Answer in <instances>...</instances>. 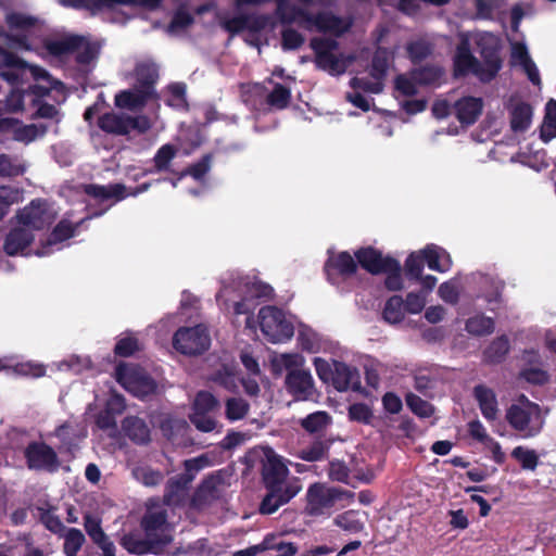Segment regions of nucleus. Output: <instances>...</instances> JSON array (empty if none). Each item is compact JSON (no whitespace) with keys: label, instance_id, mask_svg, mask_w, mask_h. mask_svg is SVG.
Segmentation results:
<instances>
[{"label":"nucleus","instance_id":"obj_1","mask_svg":"<svg viewBox=\"0 0 556 556\" xmlns=\"http://www.w3.org/2000/svg\"><path fill=\"white\" fill-rule=\"evenodd\" d=\"M478 45L481 48L483 63L478 62L471 54L468 40L466 38L460 40L454 56L455 74L471 73L482 81H490L502 67L498 42L494 35L485 33L479 37Z\"/></svg>","mask_w":556,"mask_h":556},{"label":"nucleus","instance_id":"obj_2","mask_svg":"<svg viewBox=\"0 0 556 556\" xmlns=\"http://www.w3.org/2000/svg\"><path fill=\"white\" fill-rule=\"evenodd\" d=\"M271 293L269 285L255 278L230 275L222 280V289L216 294V301L226 309L231 307L235 315H250L256 306L255 300L269 298Z\"/></svg>","mask_w":556,"mask_h":556},{"label":"nucleus","instance_id":"obj_3","mask_svg":"<svg viewBox=\"0 0 556 556\" xmlns=\"http://www.w3.org/2000/svg\"><path fill=\"white\" fill-rule=\"evenodd\" d=\"M270 367L274 374L286 376V388L299 401L312 400L315 394L314 379L309 370L304 369L305 358L300 353H274L270 356Z\"/></svg>","mask_w":556,"mask_h":556},{"label":"nucleus","instance_id":"obj_4","mask_svg":"<svg viewBox=\"0 0 556 556\" xmlns=\"http://www.w3.org/2000/svg\"><path fill=\"white\" fill-rule=\"evenodd\" d=\"M393 59V53L387 49L379 48L372 59L369 78L365 76H356L351 80L352 92L346 94V100L354 106L363 111L370 109V101L362 91L369 93H379L383 89V80L387 71Z\"/></svg>","mask_w":556,"mask_h":556},{"label":"nucleus","instance_id":"obj_5","mask_svg":"<svg viewBox=\"0 0 556 556\" xmlns=\"http://www.w3.org/2000/svg\"><path fill=\"white\" fill-rule=\"evenodd\" d=\"M506 419L521 438L530 439L542 431L545 424V413L539 404L521 395L508 407Z\"/></svg>","mask_w":556,"mask_h":556},{"label":"nucleus","instance_id":"obj_6","mask_svg":"<svg viewBox=\"0 0 556 556\" xmlns=\"http://www.w3.org/2000/svg\"><path fill=\"white\" fill-rule=\"evenodd\" d=\"M353 497L354 494L350 491L328 486L323 483H314L306 493L307 503L305 511L314 517L329 515L338 503H342V506H345V504L352 502Z\"/></svg>","mask_w":556,"mask_h":556},{"label":"nucleus","instance_id":"obj_7","mask_svg":"<svg viewBox=\"0 0 556 556\" xmlns=\"http://www.w3.org/2000/svg\"><path fill=\"white\" fill-rule=\"evenodd\" d=\"M115 379L137 397H144L156 391L154 379L139 365L119 363L115 367Z\"/></svg>","mask_w":556,"mask_h":556},{"label":"nucleus","instance_id":"obj_8","mask_svg":"<svg viewBox=\"0 0 556 556\" xmlns=\"http://www.w3.org/2000/svg\"><path fill=\"white\" fill-rule=\"evenodd\" d=\"M46 48L54 56L76 52L75 61L79 65H89L99 54V47L79 35H71L59 40L49 41Z\"/></svg>","mask_w":556,"mask_h":556},{"label":"nucleus","instance_id":"obj_9","mask_svg":"<svg viewBox=\"0 0 556 556\" xmlns=\"http://www.w3.org/2000/svg\"><path fill=\"white\" fill-rule=\"evenodd\" d=\"M260 327L265 338L271 343H282L292 338L293 324L281 309L266 306L258 312Z\"/></svg>","mask_w":556,"mask_h":556},{"label":"nucleus","instance_id":"obj_10","mask_svg":"<svg viewBox=\"0 0 556 556\" xmlns=\"http://www.w3.org/2000/svg\"><path fill=\"white\" fill-rule=\"evenodd\" d=\"M26 467L33 471L56 472L61 467L58 453L43 441H30L23 451Z\"/></svg>","mask_w":556,"mask_h":556},{"label":"nucleus","instance_id":"obj_11","mask_svg":"<svg viewBox=\"0 0 556 556\" xmlns=\"http://www.w3.org/2000/svg\"><path fill=\"white\" fill-rule=\"evenodd\" d=\"M263 480L266 488L302 486L298 478L289 476L283 459L271 448L264 451Z\"/></svg>","mask_w":556,"mask_h":556},{"label":"nucleus","instance_id":"obj_12","mask_svg":"<svg viewBox=\"0 0 556 556\" xmlns=\"http://www.w3.org/2000/svg\"><path fill=\"white\" fill-rule=\"evenodd\" d=\"M311 46L316 54V64L331 75H340L350 65V59L337 54L338 43L333 39L314 38Z\"/></svg>","mask_w":556,"mask_h":556},{"label":"nucleus","instance_id":"obj_13","mask_svg":"<svg viewBox=\"0 0 556 556\" xmlns=\"http://www.w3.org/2000/svg\"><path fill=\"white\" fill-rule=\"evenodd\" d=\"M162 0H59L65 8L86 10L91 15L103 11H113L119 5L141 7L148 10H155L161 5Z\"/></svg>","mask_w":556,"mask_h":556},{"label":"nucleus","instance_id":"obj_14","mask_svg":"<svg viewBox=\"0 0 556 556\" xmlns=\"http://www.w3.org/2000/svg\"><path fill=\"white\" fill-rule=\"evenodd\" d=\"M174 349L184 355H199L208 348V334L204 325L181 327L173 336Z\"/></svg>","mask_w":556,"mask_h":556},{"label":"nucleus","instance_id":"obj_15","mask_svg":"<svg viewBox=\"0 0 556 556\" xmlns=\"http://www.w3.org/2000/svg\"><path fill=\"white\" fill-rule=\"evenodd\" d=\"M18 223L28 229L42 230L49 227L54 219V215L48 207L45 200H33L16 215Z\"/></svg>","mask_w":556,"mask_h":556},{"label":"nucleus","instance_id":"obj_16","mask_svg":"<svg viewBox=\"0 0 556 556\" xmlns=\"http://www.w3.org/2000/svg\"><path fill=\"white\" fill-rule=\"evenodd\" d=\"M170 536L165 534L156 538H149L147 535L146 538H140L137 534L128 533L124 534L121 539V545L128 553L135 555L159 554L170 543Z\"/></svg>","mask_w":556,"mask_h":556},{"label":"nucleus","instance_id":"obj_17","mask_svg":"<svg viewBox=\"0 0 556 556\" xmlns=\"http://www.w3.org/2000/svg\"><path fill=\"white\" fill-rule=\"evenodd\" d=\"M357 269V263L354 257L348 252H333L328 251V258L325 263V273L328 280L332 283L336 282L337 277L348 278L351 277Z\"/></svg>","mask_w":556,"mask_h":556},{"label":"nucleus","instance_id":"obj_18","mask_svg":"<svg viewBox=\"0 0 556 556\" xmlns=\"http://www.w3.org/2000/svg\"><path fill=\"white\" fill-rule=\"evenodd\" d=\"M27 70V63L15 53L0 46V77L13 88L22 83V76Z\"/></svg>","mask_w":556,"mask_h":556},{"label":"nucleus","instance_id":"obj_19","mask_svg":"<svg viewBox=\"0 0 556 556\" xmlns=\"http://www.w3.org/2000/svg\"><path fill=\"white\" fill-rule=\"evenodd\" d=\"M192 480L193 476L191 473H179L169 478L165 485L164 503L168 506H184Z\"/></svg>","mask_w":556,"mask_h":556},{"label":"nucleus","instance_id":"obj_20","mask_svg":"<svg viewBox=\"0 0 556 556\" xmlns=\"http://www.w3.org/2000/svg\"><path fill=\"white\" fill-rule=\"evenodd\" d=\"M510 127L514 132H525L532 123V106L523 99L513 96L507 103Z\"/></svg>","mask_w":556,"mask_h":556},{"label":"nucleus","instance_id":"obj_21","mask_svg":"<svg viewBox=\"0 0 556 556\" xmlns=\"http://www.w3.org/2000/svg\"><path fill=\"white\" fill-rule=\"evenodd\" d=\"M358 264L371 274L382 273L383 269L396 268V261L391 257H383L382 254L371 248H361L355 252Z\"/></svg>","mask_w":556,"mask_h":556},{"label":"nucleus","instance_id":"obj_22","mask_svg":"<svg viewBox=\"0 0 556 556\" xmlns=\"http://www.w3.org/2000/svg\"><path fill=\"white\" fill-rule=\"evenodd\" d=\"M267 494L263 498L260 511L264 515L274 514L293 498L302 489V486H286L285 489L279 488H266Z\"/></svg>","mask_w":556,"mask_h":556},{"label":"nucleus","instance_id":"obj_23","mask_svg":"<svg viewBox=\"0 0 556 556\" xmlns=\"http://www.w3.org/2000/svg\"><path fill=\"white\" fill-rule=\"evenodd\" d=\"M167 510L160 505H149L141 519V528L147 536L156 538L157 532H164L167 527Z\"/></svg>","mask_w":556,"mask_h":556},{"label":"nucleus","instance_id":"obj_24","mask_svg":"<svg viewBox=\"0 0 556 556\" xmlns=\"http://www.w3.org/2000/svg\"><path fill=\"white\" fill-rule=\"evenodd\" d=\"M483 101L477 97H464L455 102L453 112L463 125H472L481 115Z\"/></svg>","mask_w":556,"mask_h":556},{"label":"nucleus","instance_id":"obj_25","mask_svg":"<svg viewBox=\"0 0 556 556\" xmlns=\"http://www.w3.org/2000/svg\"><path fill=\"white\" fill-rule=\"evenodd\" d=\"M0 371L16 377L40 378L46 375V367L38 363L14 362L12 357H3L0 358Z\"/></svg>","mask_w":556,"mask_h":556},{"label":"nucleus","instance_id":"obj_26","mask_svg":"<svg viewBox=\"0 0 556 556\" xmlns=\"http://www.w3.org/2000/svg\"><path fill=\"white\" fill-rule=\"evenodd\" d=\"M511 63L515 66L521 67L532 84L540 85L539 70L530 58L527 46L523 42H511Z\"/></svg>","mask_w":556,"mask_h":556},{"label":"nucleus","instance_id":"obj_27","mask_svg":"<svg viewBox=\"0 0 556 556\" xmlns=\"http://www.w3.org/2000/svg\"><path fill=\"white\" fill-rule=\"evenodd\" d=\"M136 80L140 87L142 99L152 98L154 85L159 79V68L154 63L142 62L135 67Z\"/></svg>","mask_w":556,"mask_h":556},{"label":"nucleus","instance_id":"obj_28","mask_svg":"<svg viewBox=\"0 0 556 556\" xmlns=\"http://www.w3.org/2000/svg\"><path fill=\"white\" fill-rule=\"evenodd\" d=\"M35 237L30 229L24 227L12 228L4 239L3 250L14 256L27 249L34 241Z\"/></svg>","mask_w":556,"mask_h":556},{"label":"nucleus","instance_id":"obj_29","mask_svg":"<svg viewBox=\"0 0 556 556\" xmlns=\"http://www.w3.org/2000/svg\"><path fill=\"white\" fill-rule=\"evenodd\" d=\"M298 342L308 353L331 352L333 344L307 326H302L298 333Z\"/></svg>","mask_w":556,"mask_h":556},{"label":"nucleus","instance_id":"obj_30","mask_svg":"<svg viewBox=\"0 0 556 556\" xmlns=\"http://www.w3.org/2000/svg\"><path fill=\"white\" fill-rule=\"evenodd\" d=\"M331 382L339 391L357 390L361 387L359 372L344 363L334 362V375Z\"/></svg>","mask_w":556,"mask_h":556},{"label":"nucleus","instance_id":"obj_31","mask_svg":"<svg viewBox=\"0 0 556 556\" xmlns=\"http://www.w3.org/2000/svg\"><path fill=\"white\" fill-rule=\"evenodd\" d=\"M125 435L138 445L150 442V429L147 422L137 416H127L122 421Z\"/></svg>","mask_w":556,"mask_h":556},{"label":"nucleus","instance_id":"obj_32","mask_svg":"<svg viewBox=\"0 0 556 556\" xmlns=\"http://www.w3.org/2000/svg\"><path fill=\"white\" fill-rule=\"evenodd\" d=\"M189 418L197 429L208 432V391L198 392Z\"/></svg>","mask_w":556,"mask_h":556},{"label":"nucleus","instance_id":"obj_33","mask_svg":"<svg viewBox=\"0 0 556 556\" xmlns=\"http://www.w3.org/2000/svg\"><path fill=\"white\" fill-rule=\"evenodd\" d=\"M84 192L87 195L102 202L110 199L121 201L127 197L126 187L123 184H113L109 186H101L96 184L84 185Z\"/></svg>","mask_w":556,"mask_h":556},{"label":"nucleus","instance_id":"obj_34","mask_svg":"<svg viewBox=\"0 0 556 556\" xmlns=\"http://www.w3.org/2000/svg\"><path fill=\"white\" fill-rule=\"evenodd\" d=\"M424 256L431 270L446 273L452 267L451 255L439 245L428 244L424 249Z\"/></svg>","mask_w":556,"mask_h":556},{"label":"nucleus","instance_id":"obj_35","mask_svg":"<svg viewBox=\"0 0 556 556\" xmlns=\"http://www.w3.org/2000/svg\"><path fill=\"white\" fill-rule=\"evenodd\" d=\"M475 397L483 417L490 421L495 420L498 414V405L493 390L484 386H477L475 388Z\"/></svg>","mask_w":556,"mask_h":556},{"label":"nucleus","instance_id":"obj_36","mask_svg":"<svg viewBox=\"0 0 556 556\" xmlns=\"http://www.w3.org/2000/svg\"><path fill=\"white\" fill-rule=\"evenodd\" d=\"M98 127L111 135H127V115H119L113 112L104 113L98 118Z\"/></svg>","mask_w":556,"mask_h":556},{"label":"nucleus","instance_id":"obj_37","mask_svg":"<svg viewBox=\"0 0 556 556\" xmlns=\"http://www.w3.org/2000/svg\"><path fill=\"white\" fill-rule=\"evenodd\" d=\"M75 233V228L72 223L67 219H62L59 222L55 227L52 229L47 243L42 245L41 250L37 252V255L42 256L48 253L47 249L51 245L61 243L70 238H72Z\"/></svg>","mask_w":556,"mask_h":556},{"label":"nucleus","instance_id":"obj_38","mask_svg":"<svg viewBox=\"0 0 556 556\" xmlns=\"http://www.w3.org/2000/svg\"><path fill=\"white\" fill-rule=\"evenodd\" d=\"M4 22L11 31H28L36 27L38 18L22 12L10 11L5 14Z\"/></svg>","mask_w":556,"mask_h":556},{"label":"nucleus","instance_id":"obj_39","mask_svg":"<svg viewBox=\"0 0 556 556\" xmlns=\"http://www.w3.org/2000/svg\"><path fill=\"white\" fill-rule=\"evenodd\" d=\"M331 421L330 415L319 410L302 418L300 424L306 432L320 434L331 425Z\"/></svg>","mask_w":556,"mask_h":556},{"label":"nucleus","instance_id":"obj_40","mask_svg":"<svg viewBox=\"0 0 556 556\" xmlns=\"http://www.w3.org/2000/svg\"><path fill=\"white\" fill-rule=\"evenodd\" d=\"M25 172L26 165L17 155L0 154V177L15 178L24 175Z\"/></svg>","mask_w":556,"mask_h":556},{"label":"nucleus","instance_id":"obj_41","mask_svg":"<svg viewBox=\"0 0 556 556\" xmlns=\"http://www.w3.org/2000/svg\"><path fill=\"white\" fill-rule=\"evenodd\" d=\"M242 99L244 103L254 110H262L265 106L266 87L261 84L242 85Z\"/></svg>","mask_w":556,"mask_h":556},{"label":"nucleus","instance_id":"obj_42","mask_svg":"<svg viewBox=\"0 0 556 556\" xmlns=\"http://www.w3.org/2000/svg\"><path fill=\"white\" fill-rule=\"evenodd\" d=\"M61 536L64 539L63 553L65 556H77L86 542L85 534L77 528H65Z\"/></svg>","mask_w":556,"mask_h":556},{"label":"nucleus","instance_id":"obj_43","mask_svg":"<svg viewBox=\"0 0 556 556\" xmlns=\"http://www.w3.org/2000/svg\"><path fill=\"white\" fill-rule=\"evenodd\" d=\"M462 289L463 286L460 279L458 277H454L439 286L438 295L443 302L456 305L459 301Z\"/></svg>","mask_w":556,"mask_h":556},{"label":"nucleus","instance_id":"obj_44","mask_svg":"<svg viewBox=\"0 0 556 556\" xmlns=\"http://www.w3.org/2000/svg\"><path fill=\"white\" fill-rule=\"evenodd\" d=\"M84 528L96 545L101 546L104 545L105 543L111 542V540L103 531L99 518L93 517L90 514H86L84 516Z\"/></svg>","mask_w":556,"mask_h":556},{"label":"nucleus","instance_id":"obj_45","mask_svg":"<svg viewBox=\"0 0 556 556\" xmlns=\"http://www.w3.org/2000/svg\"><path fill=\"white\" fill-rule=\"evenodd\" d=\"M466 330L473 336H486L494 330V320L481 314H477L466 321Z\"/></svg>","mask_w":556,"mask_h":556},{"label":"nucleus","instance_id":"obj_46","mask_svg":"<svg viewBox=\"0 0 556 556\" xmlns=\"http://www.w3.org/2000/svg\"><path fill=\"white\" fill-rule=\"evenodd\" d=\"M290 88L276 84L270 92L266 89L265 106L285 109L290 101Z\"/></svg>","mask_w":556,"mask_h":556},{"label":"nucleus","instance_id":"obj_47","mask_svg":"<svg viewBox=\"0 0 556 556\" xmlns=\"http://www.w3.org/2000/svg\"><path fill=\"white\" fill-rule=\"evenodd\" d=\"M334 525L350 533H358L364 529L358 511L348 510L334 518Z\"/></svg>","mask_w":556,"mask_h":556},{"label":"nucleus","instance_id":"obj_48","mask_svg":"<svg viewBox=\"0 0 556 556\" xmlns=\"http://www.w3.org/2000/svg\"><path fill=\"white\" fill-rule=\"evenodd\" d=\"M418 87L420 86L413 71L399 75L394 80L397 97H412L417 93Z\"/></svg>","mask_w":556,"mask_h":556},{"label":"nucleus","instance_id":"obj_49","mask_svg":"<svg viewBox=\"0 0 556 556\" xmlns=\"http://www.w3.org/2000/svg\"><path fill=\"white\" fill-rule=\"evenodd\" d=\"M177 154V148L174 144H163L153 157L154 172H167L170 167V162Z\"/></svg>","mask_w":556,"mask_h":556},{"label":"nucleus","instance_id":"obj_50","mask_svg":"<svg viewBox=\"0 0 556 556\" xmlns=\"http://www.w3.org/2000/svg\"><path fill=\"white\" fill-rule=\"evenodd\" d=\"M556 137V101L551 100L546 104V114L541 127V138L545 142Z\"/></svg>","mask_w":556,"mask_h":556},{"label":"nucleus","instance_id":"obj_51","mask_svg":"<svg viewBox=\"0 0 556 556\" xmlns=\"http://www.w3.org/2000/svg\"><path fill=\"white\" fill-rule=\"evenodd\" d=\"M329 448V442L325 440H316L312 444L302 447L298 452V456L306 462H317L321 459Z\"/></svg>","mask_w":556,"mask_h":556},{"label":"nucleus","instance_id":"obj_52","mask_svg":"<svg viewBox=\"0 0 556 556\" xmlns=\"http://www.w3.org/2000/svg\"><path fill=\"white\" fill-rule=\"evenodd\" d=\"M263 548L273 549L277 552L276 556H295L298 547L290 542H285L281 539L270 535L266 536L263 541Z\"/></svg>","mask_w":556,"mask_h":556},{"label":"nucleus","instance_id":"obj_53","mask_svg":"<svg viewBox=\"0 0 556 556\" xmlns=\"http://www.w3.org/2000/svg\"><path fill=\"white\" fill-rule=\"evenodd\" d=\"M413 72L419 86H437L443 77V71L438 66H425Z\"/></svg>","mask_w":556,"mask_h":556},{"label":"nucleus","instance_id":"obj_54","mask_svg":"<svg viewBox=\"0 0 556 556\" xmlns=\"http://www.w3.org/2000/svg\"><path fill=\"white\" fill-rule=\"evenodd\" d=\"M511 456L521 465L525 470L533 471L538 467L539 456L534 450L517 446L513 450Z\"/></svg>","mask_w":556,"mask_h":556},{"label":"nucleus","instance_id":"obj_55","mask_svg":"<svg viewBox=\"0 0 556 556\" xmlns=\"http://www.w3.org/2000/svg\"><path fill=\"white\" fill-rule=\"evenodd\" d=\"M404 302L401 296L390 298L383 309V318L389 324H397L402 321L404 317L403 312Z\"/></svg>","mask_w":556,"mask_h":556},{"label":"nucleus","instance_id":"obj_56","mask_svg":"<svg viewBox=\"0 0 556 556\" xmlns=\"http://www.w3.org/2000/svg\"><path fill=\"white\" fill-rule=\"evenodd\" d=\"M26 31H18L16 34L7 33L3 29H0V46L3 48H14L18 47L25 50L30 49V43L28 40Z\"/></svg>","mask_w":556,"mask_h":556},{"label":"nucleus","instance_id":"obj_57","mask_svg":"<svg viewBox=\"0 0 556 556\" xmlns=\"http://www.w3.org/2000/svg\"><path fill=\"white\" fill-rule=\"evenodd\" d=\"M47 127L45 125H17L14 129V139L17 141L30 142L35 140L39 135H45Z\"/></svg>","mask_w":556,"mask_h":556},{"label":"nucleus","instance_id":"obj_58","mask_svg":"<svg viewBox=\"0 0 556 556\" xmlns=\"http://www.w3.org/2000/svg\"><path fill=\"white\" fill-rule=\"evenodd\" d=\"M509 351V341L505 336L495 339L485 351V357L490 362H500Z\"/></svg>","mask_w":556,"mask_h":556},{"label":"nucleus","instance_id":"obj_59","mask_svg":"<svg viewBox=\"0 0 556 556\" xmlns=\"http://www.w3.org/2000/svg\"><path fill=\"white\" fill-rule=\"evenodd\" d=\"M139 350L140 346L138 339L132 336H127L116 342L114 346V354L119 357H129Z\"/></svg>","mask_w":556,"mask_h":556},{"label":"nucleus","instance_id":"obj_60","mask_svg":"<svg viewBox=\"0 0 556 556\" xmlns=\"http://www.w3.org/2000/svg\"><path fill=\"white\" fill-rule=\"evenodd\" d=\"M406 404L412 412L424 418L430 417L433 413V407L429 402L413 393L406 395Z\"/></svg>","mask_w":556,"mask_h":556},{"label":"nucleus","instance_id":"obj_61","mask_svg":"<svg viewBox=\"0 0 556 556\" xmlns=\"http://www.w3.org/2000/svg\"><path fill=\"white\" fill-rule=\"evenodd\" d=\"M431 52L430 43L425 39H417L407 45V53L413 62L427 58Z\"/></svg>","mask_w":556,"mask_h":556},{"label":"nucleus","instance_id":"obj_62","mask_svg":"<svg viewBox=\"0 0 556 556\" xmlns=\"http://www.w3.org/2000/svg\"><path fill=\"white\" fill-rule=\"evenodd\" d=\"M248 409L249 405L243 399L231 397L226 403V415L230 420L242 419Z\"/></svg>","mask_w":556,"mask_h":556},{"label":"nucleus","instance_id":"obj_63","mask_svg":"<svg viewBox=\"0 0 556 556\" xmlns=\"http://www.w3.org/2000/svg\"><path fill=\"white\" fill-rule=\"evenodd\" d=\"M328 476L333 481L351 484L354 486L350 479V470L346 467V465L341 460L330 462Z\"/></svg>","mask_w":556,"mask_h":556},{"label":"nucleus","instance_id":"obj_64","mask_svg":"<svg viewBox=\"0 0 556 556\" xmlns=\"http://www.w3.org/2000/svg\"><path fill=\"white\" fill-rule=\"evenodd\" d=\"M424 249L418 252H413L405 262V269L407 274L413 278H418L421 275L424 268Z\"/></svg>","mask_w":556,"mask_h":556}]
</instances>
